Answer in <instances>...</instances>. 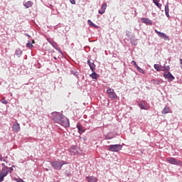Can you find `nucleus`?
<instances>
[{
	"instance_id": "1",
	"label": "nucleus",
	"mask_w": 182,
	"mask_h": 182,
	"mask_svg": "<svg viewBox=\"0 0 182 182\" xmlns=\"http://www.w3.org/2000/svg\"><path fill=\"white\" fill-rule=\"evenodd\" d=\"M2 170L0 173V181H4V178L8 176V172L9 171L8 170V166H5V164H2Z\"/></svg>"
},
{
	"instance_id": "2",
	"label": "nucleus",
	"mask_w": 182,
	"mask_h": 182,
	"mask_svg": "<svg viewBox=\"0 0 182 182\" xmlns=\"http://www.w3.org/2000/svg\"><path fill=\"white\" fill-rule=\"evenodd\" d=\"M52 116H53V120L55 122V123L59 124L60 123L61 119H63L65 115L59 112H53Z\"/></svg>"
},
{
	"instance_id": "3",
	"label": "nucleus",
	"mask_w": 182,
	"mask_h": 182,
	"mask_svg": "<svg viewBox=\"0 0 182 182\" xmlns=\"http://www.w3.org/2000/svg\"><path fill=\"white\" fill-rule=\"evenodd\" d=\"M64 164H65V162L63 161H55L51 163V166L52 167H53L54 170H60V168H62Z\"/></svg>"
},
{
	"instance_id": "4",
	"label": "nucleus",
	"mask_w": 182,
	"mask_h": 182,
	"mask_svg": "<svg viewBox=\"0 0 182 182\" xmlns=\"http://www.w3.org/2000/svg\"><path fill=\"white\" fill-rule=\"evenodd\" d=\"M166 161L169 163V164H173L174 166H182L181 161H178L173 157L167 158Z\"/></svg>"
},
{
	"instance_id": "5",
	"label": "nucleus",
	"mask_w": 182,
	"mask_h": 182,
	"mask_svg": "<svg viewBox=\"0 0 182 182\" xmlns=\"http://www.w3.org/2000/svg\"><path fill=\"white\" fill-rule=\"evenodd\" d=\"M107 94L108 95V97L112 99V100H116V99H117V95L114 92V90L112 88H108L107 90Z\"/></svg>"
},
{
	"instance_id": "6",
	"label": "nucleus",
	"mask_w": 182,
	"mask_h": 182,
	"mask_svg": "<svg viewBox=\"0 0 182 182\" xmlns=\"http://www.w3.org/2000/svg\"><path fill=\"white\" fill-rule=\"evenodd\" d=\"M123 148V146L120 144H115V145H109L108 146L109 151H119V150H122Z\"/></svg>"
},
{
	"instance_id": "7",
	"label": "nucleus",
	"mask_w": 182,
	"mask_h": 182,
	"mask_svg": "<svg viewBox=\"0 0 182 182\" xmlns=\"http://www.w3.org/2000/svg\"><path fill=\"white\" fill-rule=\"evenodd\" d=\"M58 124L63 126V127H69L70 126L69 119H68V117H66L65 116L63 117V118H61V120L60 121Z\"/></svg>"
},
{
	"instance_id": "8",
	"label": "nucleus",
	"mask_w": 182,
	"mask_h": 182,
	"mask_svg": "<svg viewBox=\"0 0 182 182\" xmlns=\"http://www.w3.org/2000/svg\"><path fill=\"white\" fill-rule=\"evenodd\" d=\"M164 77L165 79H169V80H174V76L171 75V73L166 71L164 73Z\"/></svg>"
},
{
	"instance_id": "9",
	"label": "nucleus",
	"mask_w": 182,
	"mask_h": 182,
	"mask_svg": "<svg viewBox=\"0 0 182 182\" xmlns=\"http://www.w3.org/2000/svg\"><path fill=\"white\" fill-rule=\"evenodd\" d=\"M156 33H157L158 36H159V38H164V39L165 41H168V37L167 36V35H166V33H161L157 30H155Z\"/></svg>"
},
{
	"instance_id": "10",
	"label": "nucleus",
	"mask_w": 182,
	"mask_h": 182,
	"mask_svg": "<svg viewBox=\"0 0 182 182\" xmlns=\"http://www.w3.org/2000/svg\"><path fill=\"white\" fill-rule=\"evenodd\" d=\"M69 152L71 156H76V154L79 153V151H77V148H76L75 146H73L70 148Z\"/></svg>"
},
{
	"instance_id": "11",
	"label": "nucleus",
	"mask_w": 182,
	"mask_h": 182,
	"mask_svg": "<svg viewBox=\"0 0 182 182\" xmlns=\"http://www.w3.org/2000/svg\"><path fill=\"white\" fill-rule=\"evenodd\" d=\"M146 104V102L143 101V102H139L138 106H139L142 110H149V107H147Z\"/></svg>"
},
{
	"instance_id": "12",
	"label": "nucleus",
	"mask_w": 182,
	"mask_h": 182,
	"mask_svg": "<svg viewBox=\"0 0 182 182\" xmlns=\"http://www.w3.org/2000/svg\"><path fill=\"white\" fill-rule=\"evenodd\" d=\"M106 8H107V4L104 3L102 6H101V10L98 11V13L100 15H103V14H105V12H106Z\"/></svg>"
},
{
	"instance_id": "13",
	"label": "nucleus",
	"mask_w": 182,
	"mask_h": 182,
	"mask_svg": "<svg viewBox=\"0 0 182 182\" xmlns=\"http://www.w3.org/2000/svg\"><path fill=\"white\" fill-rule=\"evenodd\" d=\"M12 129L14 132H15L16 133H18V132L21 130V125H19V123H15L14 124Z\"/></svg>"
},
{
	"instance_id": "14",
	"label": "nucleus",
	"mask_w": 182,
	"mask_h": 182,
	"mask_svg": "<svg viewBox=\"0 0 182 182\" xmlns=\"http://www.w3.org/2000/svg\"><path fill=\"white\" fill-rule=\"evenodd\" d=\"M49 43H50V45H52L53 47L55 48V49H56V50H58V52H60V48H59V46H58V43L53 41H48Z\"/></svg>"
},
{
	"instance_id": "15",
	"label": "nucleus",
	"mask_w": 182,
	"mask_h": 182,
	"mask_svg": "<svg viewBox=\"0 0 182 182\" xmlns=\"http://www.w3.org/2000/svg\"><path fill=\"white\" fill-rule=\"evenodd\" d=\"M87 64L89 65L92 72H95V70L96 69V65H95V63L90 62V60H88Z\"/></svg>"
},
{
	"instance_id": "16",
	"label": "nucleus",
	"mask_w": 182,
	"mask_h": 182,
	"mask_svg": "<svg viewBox=\"0 0 182 182\" xmlns=\"http://www.w3.org/2000/svg\"><path fill=\"white\" fill-rule=\"evenodd\" d=\"M141 22H143V23H146V25H152L151 20H150L149 18H141Z\"/></svg>"
},
{
	"instance_id": "17",
	"label": "nucleus",
	"mask_w": 182,
	"mask_h": 182,
	"mask_svg": "<svg viewBox=\"0 0 182 182\" xmlns=\"http://www.w3.org/2000/svg\"><path fill=\"white\" fill-rule=\"evenodd\" d=\"M86 180L87 182H97V178L95 176H87Z\"/></svg>"
},
{
	"instance_id": "18",
	"label": "nucleus",
	"mask_w": 182,
	"mask_h": 182,
	"mask_svg": "<svg viewBox=\"0 0 182 182\" xmlns=\"http://www.w3.org/2000/svg\"><path fill=\"white\" fill-rule=\"evenodd\" d=\"M154 68L157 70V72H164V69H163V67H161V65L159 64H154Z\"/></svg>"
},
{
	"instance_id": "19",
	"label": "nucleus",
	"mask_w": 182,
	"mask_h": 182,
	"mask_svg": "<svg viewBox=\"0 0 182 182\" xmlns=\"http://www.w3.org/2000/svg\"><path fill=\"white\" fill-rule=\"evenodd\" d=\"M77 128L78 129L79 133L80 134L85 132V130L83 129V127L80 124H77Z\"/></svg>"
},
{
	"instance_id": "20",
	"label": "nucleus",
	"mask_w": 182,
	"mask_h": 182,
	"mask_svg": "<svg viewBox=\"0 0 182 182\" xmlns=\"http://www.w3.org/2000/svg\"><path fill=\"white\" fill-rule=\"evenodd\" d=\"M167 113H170V107H165L162 111L163 114H167Z\"/></svg>"
},
{
	"instance_id": "21",
	"label": "nucleus",
	"mask_w": 182,
	"mask_h": 182,
	"mask_svg": "<svg viewBox=\"0 0 182 182\" xmlns=\"http://www.w3.org/2000/svg\"><path fill=\"white\" fill-rule=\"evenodd\" d=\"M33 5V2H32L31 1H28V2L23 4V6H26V8H31V6H32Z\"/></svg>"
},
{
	"instance_id": "22",
	"label": "nucleus",
	"mask_w": 182,
	"mask_h": 182,
	"mask_svg": "<svg viewBox=\"0 0 182 182\" xmlns=\"http://www.w3.org/2000/svg\"><path fill=\"white\" fill-rule=\"evenodd\" d=\"M87 23L90 25V26H92V28H99L96 24L93 23L90 20L87 21Z\"/></svg>"
},
{
	"instance_id": "23",
	"label": "nucleus",
	"mask_w": 182,
	"mask_h": 182,
	"mask_svg": "<svg viewBox=\"0 0 182 182\" xmlns=\"http://www.w3.org/2000/svg\"><path fill=\"white\" fill-rule=\"evenodd\" d=\"M90 77H92V79H95L96 80L98 77V75L96 73L93 72L91 75H90Z\"/></svg>"
},
{
	"instance_id": "24",
	"label": "nucleus",
	"mask_w": 182,
	"mask_h": 182,
	"mask_svg": "<svg viewBox=\"0 0 182 182\" xmlns=\"http://www.w3.org/2000/svg\"><path fill=\"white\" fill-rule=\"evenodd\" d=\"M153 1H154V3L155 4V5L156 6H158V8H161V4H159L157 0H153Z\"/></svg>"
},
{
	"instance_id": "25",
	"label": "nucleus",
	"mask_w": 182,
	"mask_h": 182,
	"mask_svg": "<svg viewBox=\"0 0 182 182\" xmlns=\"http://www.w3.org/2000/svg\"><path fill=\"white\" fill-rule=\"evenodd\" d=\"M169 12V9H168V3H167L166 5H165V14H168Z\"/></svg>"
},
{
	"instance_id": "26",
	"label": "nucleus",
	"mask_w": 182,
	"mask_h": 182,
	"mask_svg": "<svg viewBox=\"0 0 182 182\" xmlns=\"http://www.w3.org/2000/svg\"><path fill=\"white\" fill-rule=\"evenodd\" d=\"M1 103H3L4 105H8V100H6V99H5V97H2Z\"/></svg>"
},
{
	"instance_id": "27",
	"label": "nucleus",
	"mask_w": 182,
	"mask_h": 182,
	"mask_svg": "<svg viewBox=\"0 0 182 182\" xmlns=\"http://www.w3.org/2000/svg\"><path fill=\"white\" fill-rule=\"evenodd\" d=\"M138 72H139L140 73H143L144 75V70H143V69H141L140 67H137L136 68Z\"/></svg>"
},
{
	"instance_id": "28",
	"label": "nucleus",
	"mask_w": 182,
	"mask_h": 182,
	"mask_svg": "<svg viewBox=\"0 0 182 182\" xmlns=\"http://www.w3.org/2000/svg\"><path fill=\"white\" fill-rule=\"evenodd\" d=\"M163 69L164 70H166L167 72H168V70H170V65L164 66V68H163Z\"/></svg>"
},
{
	"instance_id": "29",
	"label": "nucleus",
	"mask_w": 182,
	"mask_h": 182,
	"mask_svg": "<svg viewBox=\"0 0 182 182\" xmlns=\"http://www.w3.org/2000/svg\"><path fill=\"white\" fill-rule=\"evenodd\" d=\"M26 46H27V48H33V46L32 43H28L26 44Z\"/></svg>"
},
{
	"instance_id": "30",
	"label": "nucleus",
	"mask_w": 182,
	"mask_h": 182,
	"mask_svg": "<svg viewBox=\"0 0 182 182\" xmlns=\"http://www.w3.org/2000/svg\"><path fill=\"white\" fill-rule=\"evenodd\" d=\"M132 63H134V68H138L139 67V65H137V63H136V61L132 60Z\"/></svg>"
},
{
	"instance_id": "31",
	"label": "nucleus",
	"mask_w": 182,
	"mask_h": 182,
	"mask_svg": "<svg viewBox=\"0 0 182 182\" xmlns=\"http://www.w3.org/2000/svg\"><path fill=\"white\" fill-rule=\"evenodd\" d=\"M70 4L73 5H75L76 4V1L75 0H70Z\"/></svg>"
},
{
	"instance_id": "32",
	"label": "nucleus",
	"mask_w": 182,
	"mask_h": 182,
	"mask_svg": "<svg viewBox=\"0 0 182 182\" xmlns=\"http://www.w3.org/2000/svg\"><path fill=\"white\" fill-rule=\"evenodd\" d=\"M9 171H14V168H9Z\"/></svg>"
},
{
	"instance_id": "33",
	"label": "nucleus",
	"mask_w": 182,
	"mask_h": 182,
	"mask_svg": "<svg viewBox=\"0 0 182 182\" xmlns=\"http://www.w3.org/2000/svg\"><path fill=\"white\" fill-rule=\"evenodd\" d=\"M166 16L168 18L170 16V14H166Z\"/></svg>"
},
{
	"instance_id": "34",
	"label": "nucleus",
	"mask_w": 182,
	"mask_h": 182,
	"mask_svg": "<svg viewBox=\"0 0 182 182\" xmlns=\"http://www.w3.org/2000/svg\"><path fill=\"white\" fill-rule=\"evenodd\" d=\"M106 139H107V140H108V138H107V137H106Z\"/></svg>"
}]
</instances>
